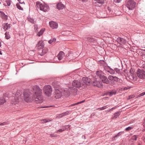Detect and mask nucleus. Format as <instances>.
<instances>
[{
	"instance_id": "nucleus-24",
	"label": "nucleus",
	"mask_w": 145,
	"mask_h": 145,
	"mask_svg": "<svg viewBox=\"0 0 145 145\" xmlns=\"http://www.w3.org/2000/svg\"><path fill=\"white\" fill-rule=\"evenodd\" d=\"M120 112L118 111L115 113L114 114L113 118H118L119 115L120 114Z\"/></svg>"
},
{
	"instance_id": "nucleus-26",
	"label": "nucleus",
	"mask_w": 145,
	"mask_h": 145,
	"mask_svg": "<svg viewBox=\"0 0 145 145\" xmlns=\"http://www.w3.org/2000/svg\"><path fill=\"white\" fill-rule=\"evenodd\" d=\"M1 16L2 18L7 20L8 18V16L7 15H6L4 13H2L1 14Z\"/></svg>"
},
{
	"instance_id": "nucleus-59",
	"label": "nucleus",
	"mask_w": 145,
	"mask_h": 145,
	"mask_svg": "<svg viewBox=\"0 0 145 145\" xmlns=\"http://www.w3.org/2000/svg\"><path fill=\"white\" fill-rule=\"evenodd\" d=\"M1 40H0V47H1Z\"/></svg>"
},
{
	"instance_id": "nucleus-28",
	"label": "nucleus",
	"mask_w": 145,
	"mask_h": 145,
	"mask_svg": "<svg viewBox=\"0 0 145 145\" xmlns=\"http://www.w3.org/2000/svg\"><path fill=\"white\" fill-rule=\"evenodd\" d=\"M97 2L99 4H103L104 3L105 0H94Z\"/></svg>"
},
{
	"instance_id": "nucleus-57",
	"label": "nucleus",
	"mask_w": 145,
	"mask_h": 145,
	"mask_svg": "<svg viewBox=\"0 0 145 145\" xmlns=\"http://www.w3.org/2000/svg\"><path fill=\"white\" fill-rule=\"evenodd\" d=\"M15 101L17 102H19V100L18 99H16Z\"/></svg>"
},
{
	"instance_id": "nucleus-29",
	"label": "nucleus",
	"mask_w": 145,
	"mask_h": 145,
	"mask_svg": "<svg viewBox=\"0 0 145 145\" xmlns=\"http://www.w3.org/2000/svg\"><path fill=\"white\" fill-rule=\"evenodd\" d=\"M87 40L89 42H92L94 41V39L93 38L90 37L86 38Z\"/></svg>"
},
{
	"instance_id": "nucleus-7",
	"label": "nucleus",
	"mask_w": 145,
	"mask_h": 145,
	"mask_svg": "<svg viewBox=\"0 0 145 145\" xmlns=\"http://www.w3.org/2000/svg\"><path fill=\"white\" fill-rule=\"evenodd\" d=\"M138 76L142 79H145V71L142 70L138 69L137 71Z\"/></svg>"
},
{
	"instance_id": "nucleus-35",
	"label": "nucleus",
	"mask_w": 145,
	"mask_h": 145,
	"mask_svg": "<svg viewBox=\"0 0 145 145\" xmlns=\"http://www.w3.org/2000/svg\"><path fill=\"white\" fill-rule=\"evenodd\" d=\"M116 91H112L110 92L109 93L110 96H112L113 95H115L116 93Z\"/></svg>"
},
{
	"instance_id": "nucleus-22",
	"label": "nucleus",
	"mask_w": 145,
	"mask_h": 145,
	"mask_svg": "<svg viewBox=\"0 0 145 145\" xmlns=\"http://www.w3.org/2000/svg\"><path fill=\"white\" fill-rule=\"evenodd\" d=\"M69 112L68 111H67L65 112L60 114L58 115V116H59V118H60L63 116H66V115H67L69 114Z\"/></svg>"
},
{
	"instance_id": "nucleus-19",
	"label": "nucleus",
	"mask_w": 145,
	"mask_h": 145,
	"mask_svg": "<svg viewBox=\"0 0 145 145\" xmlns=\"http://www.w3.org/2000/svg\"><path fill=\"white\" fill-rule=\"evenodd\" d=\"M96 74L97 76H98L101 79L104 76L103 75V72L101 71H96Z\"/></svg>"
},
{
	"instance_id": "nucleus-48",
	"label": "nucleus",
	"mask_w": 145,
	"mask_h": 145,
	"mask_svg": "<svg viewBox=\"0 0 145 145\" xmlns=\"http://www.w3.org/2000/svg\"><path fill=\"white\" fill-rule=\"evenodd\" d=\"M55 40H56V39H53L52 40H49L48 41V42L50 44H51L52 43V42L54 41H55Z\"/></svg>"
},
{
	"instance_id": "nucleus-63",
	"label": "nucleus",
	"mask_w": 145,
	"mask_h": 145,
	"mask_svg": "<svg viewBox=\"0 0 145 145\" xmlns=\"http://www.w3.org/2000/svg\"><path fill=\"white\" fill-rule=\"evenodd\" d=\"M103 61L104 62V63H105V62L104 61V60H103Z\"/></svg>"
},
{
	"instance_id": "nucleus-12",
	"label": "nucleus",
	"mask_w": 145,
	"mask_h": 145,
	"mask_svg": "<svg viewBox=\"0 0 145 145\" xmlns=\"http://www.w3.org/2000/svg\"><path fill=\"white\" fill-rule=\"evenodd\" d=\"M116 40L120 44H125L126 42L125 39L121 37L118 38Z\"/></svg>"
},
{
	"instance_id": "nucleus-2",
	"label": "nucleus",
	"mask_w": 145,
	"mask_h": 145,
	"mask_svg": "<svg viewBox=\"0 0 145 145\" xmlns=\"http://www.w3.org/2000/svg\"><path fill=\"white\" fill-rule=\"evenodd\" d=\"M37 7L39 8L40 10L44 12H47L49 9V7L47 5H43L39 2L36 3Z\"/></svg>"
},
{
	"instance_id": "nucleus-39",
	"label": "nucleus",
	"mask_w": 145,
	"mask_h": 145,
	"mask_svg": "<svg viewBox=\"0 0 145 145\" xmlns=\"http://www.w3.org/2000/svg\"><path fill=\"white\" fill-rule=\"evenodd\" d=\"M38 28V26L37 25H34V29L35 32H37L38 31L37 29Z\"/></svg>"
},
{
	"instance_id": "nucleus-21",
	"label": "nucleus",
	"mask_w": 145,
	"mask_h": 145,
	"mask_svg": "<svg viewBox=\"0 0 145 145\" xmlns=\"http://www.w3.org/2000/svg\"><path fill=\"white\" fill-rule=\"evenodd\" d=\"M28 20L32 24H34L36 22L35 19L33 18L29 17L27 18Z\"/></svg>"
},
{
	"instance_id": "nucleus-15",
	"label": "nucleus",
	"mask_w": 145,
	"mask_h": 145,
	"mask_svg": "<svg viewBox=\"0 0 145 145\" xmlns=\"http://www.w3.org/2000/svg\"><path fill=\"white\" fill-rule=\"evenodd\" d=\"M101 79L102 82L106 84H109L110 83V81L108 78L104 75Z\"/></svg>"
},
{
	"instance_id": "nucleus-38",
	"label": "nucleus",
	"mask_w": 145,
	"mask_h": 145,
	"mask_svg": "<svg viewBox=\"0 0 145 145\" xmlns=\"http://www.w3.org/2000/svg\"><path fill=\"white\" fill-rule=\"evenodd\" d=\"M137 138V137L136 135H134L132 137L131 139L133 140H136Z\"/></svg>"
},
{
	"instance_id": "nucleus-25",
	"label": "nucleus",
	"mask_w": 145,
	"mask_h": 145,
	"mask_svg": "<svg viewBox=\"0 0 145 145\" xmlns=\"http://www.w3.org/2000/svg\"><path fill=\"white\" fill-rule=\"evenodd\" d=\"M44 31V29H42L40 31L37 33V35L38 36L40 37L43 34Z\"/></svg>"
},
{
	"instance_id": "nucleus-23",
	"label": "nucleus",
	"mask_w": 145,
	"mask_h": 145,
	"mask_svg": "<svg viewBox=\"0 0 145 145\" xmlns=\"http://www.w3.org/2000/svg\"><path fill=\"white\" fill-rule=\"evenodd\" d=\"M6 102V100L3 97L0 98V105H2Z\"/></svg>"
},
{
	"instance_id": "nucleus-33",
	"label": "nucleus",
	"mask_w": 145,
	"mask_h": 145,
	"mask_svg": "<svg viewBox=\"0 0 145 145\" xmlns=\"http://www.w3.org/2000/svg\"><path fill=\"white\" fill-rule=\"evenodd\" d=\"M114 70L115 72L116 71L118 73L120 74L121 73V70L118 68H114Z\"/></svg>"
},
{
	"instance_id": "nucleus-47",
	"label": "nucleus",
	"mask_w": 145,
	"mask_h": 145,
	"mask_svg": "<svg viewBox=\"0 0 145 145\" xmlns=\"http://www.w3.org/2000/svg\"><path fill=\"white\" fill-rule=\"evenodd\" d=\"M50 136L51 137H56L57 135H54V134H51L50 135Z\"/></svg>"
},
{
	"instance_id": "nucleus-52",
	"label": "nucleus",
	"mask_w": 145,
	"mask_h": 145,
	"mask_svg": "<svg viewBox=\"0 0 145 145\" xmlns=\"http://www.w3.org/2000/svg\"><path fill=\"white\" fill-rule=\"evenodd\" d=\"M135 97V96L134 95H130L129 96L128 99H131L133 98H134Z\"/></svg>"
},
{
	"instance_id": "nucleus-55",
	"label": "nucleus",
	"mask_w": 145,
	"mask_h": 145,
	"mask_svg": "<svg viewBox=\"0 0 145 145\" xmlns=\"http://www.w3.org/2000/svg\"><path fill=\"white\" fill-rule=\"evenodd\" d=\"M42 121H43L44 123H46L48 121H48V120H47L46 119H43L42 120Z\"/></svg>"
},
{
	"instance_id": "nucleus-58",
	"label": "nucleus",
	"mask_w": 145,
	"mask_h": 145,
	"mask_svg": "<svg viewBox=\"0 0 145 145\" xmlns=\"http://www.w3.org/2000/svg\"><path fill=\"white\" fill-rule=\"evenodd\" d=\"M67 95H68L69 96V91H67Z\"/></svg>"
},
{
	"instance_id": "nucleus-56",
	"label": "nucleus",
	"mask_w": 145,
	"mask_h": 145,
	"mask_svg": "<svg viewBox=\"0 0 145 145\" xmlns=\"http://www.w3.org/2000/svg\"><path fill=\"white\" fill-rule=\"evenodd\" d=\"M142 67L145 70V64H144L142 65Z\"/></svg>"
},
{
	"instance_id": "nucleus-30",
	"label": "nucleus",
	"mask_w": 145,
	"mask_h": 145,
	"mask_svg": "<svg viewBox=\"0 0 145 145\" xmlns=\"http://www.w3.org/2000/svg\"><path fill=\"white\" fill-rule=\"evenodd\" d=\"M5 38L7 39H8L10 38V35L9 34V32H7V31L5 33Z\"/></svg>"
},
{
	"instance_id": "nucleus-61",
	"label": "nucleus",
	"mask_w": 145,
	"mask_h": 145,
	"mask_svg": "<svg viewBox=\"0 0 145 145\" xmlns=\"http://www.w3.org/2000/svg\"><path fill=\"white\" fill-rule=\"evenodd\" d=\"M83 2H85L86 1V0H81Z\"/></svg>"
},
{
	"instance_id": "nucleus-16",
	"label": "nucleus",
	"mask_w": 145,
	"mask_h": 145,
	"mask_svg": "<svg viewBox=\"0 0 145 145\" xmlns=\"http://www.w3.org/2000/svg\"><path fill=\"white\" fill-rule=\"evenodd\" d=\"M48 49L47 48L44 47L42 49V51L39 50L38 54L41 56H43L46 54L48 52Z\"/></svg>"
},
{
	"instance_id": "nucleus-51",
	"label": "nucleus",
	"mask_w": 145,
	"mask_h": 145,
	"mask_svg": "<svg viewBox=\"0 0 145 145\" xmlns=\"http://www.w3.org/2000/svg\"><path fill=\"white\" fill-rule=\"evenodd\" d=\"M123 133V131H121V132H120L119 133H118V134H117L119 136H120L121 135L122 133Z\"/></svg>"
},
{
	"instance_id": "nucleus-46",
	"label": "nucleus",
	"mask_w": 145,
	"mask_h": 145,
	"mask_svg": "<svg viewBox=\"0 0 145 145\" xmlns=\"http://www.w3.org/2000/svg\"><path fill=\"white\" fill-rule=\"evenodd\" d=\"M122 0H113L114 2L115 3H120Z\"/></svg>"
},
{
	"instance_id": "nucleus-44",
	"label": "nucleus",
	"mask_w": 145,
	"mask_h": 145,
	"mask_svg": "<svg viewBox=\"0 0 145 145\" xmlns=\"http://www.w3.org/2000/svg\"><path fill=\"white\" fill-rule=\"evenodd\" d=\"M8 124L7 122H5L3 123H0V125H6Z\"/></svg>"
},
{
	"instance_id": "nucleus-62",
	"label": "nucleus",
	"mask_w": 145,
	"mask_h": 145,
	"mask_svg": "<svg viewBox=\"0 0 145 145\" xmlns=\"http://www.w3.org/2000/svg\"><path fill=\"white\" fill-rule=\"evenodd\" d=\"M144 141L145 142V138L144 139Z\"/></svg>"
},
{
	"instance_id": "nucleus-27",
	"label": "nucleus",
	"mask_w": 145,
	"mask_h": 145,
	"mask_svg": "<svg viewBox=\"0 0 145 145\" xmlns=\"http://www.w3.org/2000/svg\"><path fill=\"white\" fill-rule=\"evenodd\" d=\"M108 72H109L111 74H114L115 72L114 69H113L111 68H110V70L108 71Z\"/></svg>"
},
{
	"instance_id": "nucleus-31",
	"label": "nucleus",
	"mask_w": 145,
	"mask_h": 145,
	"mask_svg": "<svg viewBox=\"0 0 145 145\" xmlns=\"http://www.w3.org/2000/svg\"><path fill=\"white\" fill-rule=\"evenodd\" d=\"M108 105H106L105 106H103L102 107L98 108H97V109L99 110H103L108 108Z\"/></svg>"
},
{
	"instance_id": "nucleus-60",
	"label": "nucleus",
	"mask_w": 145,
	"mask_h": 145,
	"mask_svg": "<svg viewBox=\"0 0 145 145\" xmlns=\"http://www.w3.org/2000/svg\"><path fill=\"white\" fill-rule=\"evenodd\" d=\"M127 89V88L126 87H125L124 88V90Z\"/></svg>"
},
{
	"instance_id": "nucleus-8",
	"label": "nucleus",
	"mask_w": 145,
	"mask_h": 145,
	"mask_svg": "<svg viewBox=\"0 0 145 145\" xmlns=\"http://www.w3.org/2000/svg\"><path fill=\"white\" fill-rule=\"evenodd\" d=\"M82 81L84 83V86H85V88L87 87V85H89L91 84V80L86 77H84L82 78Z\"/></svg>"
},
{
	"instance_id": "nucleus-43",
	"label": "nucleus",
	"mask_w": 145,
	"mask_h": 145,
	"mask_svg": "<svg viewBox=\"0 0 145 145\" xmlns=\"http://www.w3.org/2000/svg\"><path fill=\"white\" fill-rule=\"evenodd\" d=\"M119 78L116 76H114L113 79V81H118Z\"/></svg>"
},
{
	"instance_id": "nucleus-14",
	"label": "nucleus",
	"mask_w": 145,
	"mask_h": 145,
	"mask_svg": "<svg viewBox=\"0 0 145 145\" xmlns=\"http://www.w3.org/2000/svg\"><path fill=\"white\" fill-rule=\"evenodd\" d=\"M92 84L93 86H96L99 88H101L103 86L99 81L96 80L93 81L92 83Z\"/></svg>"
},
{
	"instance_id": "nucleus-49",
	"label": "nucleus",
	"mask_w": 145,
	"mask_h": 145,
	"mask_svg": "<svg viewBox=\"0 0 145 145\" xmlns=\"http://www.w3.org/2000/svg\"><path fill=\"white\" fill-rule=\"evenodd\" d=\"M145 95V91L144 92H143L141 93V94H140L138 96L139 97H140L143 96Z\"/></svg>"
},
{
	"instance_id": "nucleus-54",
	"label": "nucleus",
	"mask_w": 145,
	"mask_h": 145,
	"mask_svg": "<svg viewBox=\"0 0 145 145\" xmlns=\"http://www.w3.org/2000/svg\"><path fill=\"white\" fill-rule=\"evenodd\" d=\"M18 1L19 3L21 4H24V5L25 4L24 1H23L22 2H21V0H18Z\"/></svg>"
},
{
	"instance_id": "nucleus-41",
	"label": "nucleus",
	"mask_w": 145,
	"mask_h": 145,
	"mask_svg": "<svg viewBox=\"0 0 145 145\" xmlns=\"http://www.w3.org/2000/svg\"><path fill=\"white\" fill-rule=\"evenodd\" d=\"M133 128L132 127H128L125 129V130L126 131H129L131 130Z\"/></svg>"
},
{
	"instance_id": "nucleus-36",
	"label": "nucleus",
	"mask_w": 145,
	"mask_h": 145,
	"mask_svg": "<svg viewBox=\"0 0 145 145\" xmlns=\"http://www.w3.org/2000/svg\"><path fill=\"white\" fill-rule=\"evenodd\" d=\"M16 6L17 7L19 10H23V9L22 8L19 4H18V3L16 5Z\"/></svg>"
},
{
	"instance_id": "nucleus-34",
	"label": "nucleus",
	"mask_w": 145,
	"mask_h": 145,
	"mask_svg": "<svg viewBox=\"0 0 145 145\" xmlns=\"http://www.w3.org/2000/svg\"><path fill=\"white\" fill-rule=\"evenodd\" d=\"M65 129H66V128L65 127L64 128H63L62 129H59L56 131L55 132L56 133H57L58 132H63V131H64L65 130Z\"/></svg>"
},
{
	"instance_id": "nucleus-40",
	"label": "nucleus",
	"mask_w": 145,
	"mask_h": 145,
	"mask_svg": "<svg viewBox=\"0 0 145 145\" xmlns=\"http://www.w3.org/2000/svg\"><path fill=\"white\" fill-rule=\"evenodd\" d=\"M113 76H112V75H110L108 77V79L109 80H110L111 81H113V78H114Z\"/></svg>"
},
{
	"instance_id": "nucleus-6",
	"label": "nucleus",
	"mask_w": 145,
	"mask_h": 145,
	"mask_svg": "<svg viewBox=\"0 0 145 145\" xmlns=\"http://www.w3.org/2000/svg\"><path fill=\"white\" fill-rule=\"evenodd\" d=\"M72 86L75 88H81L82 89L85 88V86H84L83 83L82 84L80 81L78 80H74L73 81L72 83Z\"/></svg>"
},
{
	"instance_id": "nucleus-1",
	"label": "nucleus",
	"mask_w": 145,
	"mask_h": 145,
	"mask_svg": "<svg viewBox=\"0 0 145 145\" xmlns=\"http://www.w3.org/2000/svg\"><path fill=\"white\" fill-rule=\"evenodd\" d=\"M33 94L32 99H35V102L37 103H40L43 102V98L42 96V90L37 86H33L32 88Z\"/></svg>"
},
{
	"instance_id": "nucleus-5",
	"label": "nucleus",
	"mask_w": 145,
	"mask_h": 145,
	"mask_svg": "<svg viewBox=\"0 0 145 145\" xmlns=\"http://www.w3.org/2000/svg\"><path fill=\"white\" fill-rule=\"evenodd\" d=\"M23 95L24 100L26 102H29L31 101L32 100H35V99H32V97H31L30 96L28 90L24 91L23 93Z\"/></svg>"
},
{
	"instance_id": "nucleus-20",
	"label": "nucleus",
	"mask_w": 145,
	"mask_h": 145,
	"mask_svg": "<svg viewBox=\"0 0 145 145\" xmlns=\"http://www.w3.org/2000/svg\"><path fill=\"white\" fill-rule=\"evenodd\" d=\"M3 25L4 26L3 29L5 31H6L9 29L10 27V24H8V23L4 24Z\"/></svg>"
},
{
	"instance_id": "nucleus-50",
	"label": "nucleus",
	"mask_w": 145,
	"mask_h": 145,
	"mask_svg": "<svg viewBox=\"0 0 145 145\" xmlns=\"http://www.w3.org/2000/svg\"><path fill=\"white\" fill-rule=\"evenodd\" d=\"M119 137V136L117 135L113 137L112 139L113 140H114L116 138H118Z\"/></svg>"
},
{
	"instance_id": "nucleus-45",
	"label": "nucleus",
	"mask_w": 145,
	"mask_h": 145,
	"mask_svg": "<svg viewBox=\"0 0 145 145\" xmlns=\"http://www.w3.org/2000/svg\"><path fill=\"white\" fill-rule=\"evenodd\" d=\"M108 10L109 11L110 14H112V11L111 9L109 7H108Z\"/></svg>"
},
{
	"instance_id": "nucleus-13",
	"label": "nucleus",
	"mask_w": 145,
	"mask_h": 145,
	"mask_svg": "<svg viewBox=\"0 0 145 145\" xmlns=\"http://www.w3.org/2000/svg\"><path fill=\"white\" fill-rule=\"evenodd\" d=\"M49 25L50 27L53 29H57L58 27L57 23L53 21L50 22Z\"/></svg>"
},
{
	"instance_id": "nucleus-64",
	"label": "nucleus",
	"mask_w": 145,
	"mask_h": 145,
	"mask_svg": "<svg viewBox=\"0 0 145 145\" xmlns=\"http://www.w3.org/2000/svg\"><path fill=\"white\" fill-rule=\"evenodd\" d=\"M54 83H52V84H53V85H54Z\"/></svg>"
},
{
	"instance_id": "nucleus-37",
	"label": "nucleus",
	"mask_w": 145,
	"mask_h": 145,
	"mask_svg": "<svg viewBox=\"0 0 145 145\" xmlns=\"http://www.w3.org/2000/svg\"><path fill=\"white\" fill-rule=\"evenodd\" d=\"M110 67L109 66H105L104 67V68L105 70L107 71L108 72L109 70H110Z\"/></svg>"
},
{
	"instance_id": "nucleus-17",
	"label": "nucleus",
	"mask_w": 145,
	"mask_h": 145,
	"mask_svg": "<svg viewBox=\"0 0 145 145\" xmlns=\"http://www.w3.org/2000/svg\"><path fill=\"white\" fill-rule=\"evenodd\" d=\"M70 91L72 93V94L74 95L76 94L78 89L76 88H74L73 87H71L69 88Z\"/></svg>"
},
{
	"instance_id": "nucleus-32",
	"label": "nucleus",
	"mask_w": 145,
	"mask_h": 145,
	"mask_svg": "<svg viewBox=\"0 0 145 145\" xmlns=\"http://www.w3.org/2000/svg\"><path fill=\"white\" fill-rule=\"evenodd\" d=\"M85 100H83V101L76 103L72 104L71 105V106H74L75 105H76L79 104H81V103H84V102H85Z\"/></svg>"
},
{
	"instance_id": "nucleus-53",
	"label": "nucleus",
	"mask_w": 145,
	"mask_h": 145,
	"mask_svg": "<svg viewBox=\"0 0 145 145\" xmlns=\"http://www.w3.org/2000/svg\"><path fill=\"white\" fill-rule=\"evenodd\" d=\"M116 108H117V106H115L112 107V108L111 109H110L108 111H110V110H113L114 109Z\"/></svg>"
},
{
	"instance_id": "nucleus-9",
	"label": "nucleus",
	"mask_w": 145,
	"mask_h": 145,
	"mask_svg": "<svg viewBox=\"0 0 145 145\" xmlns=\"http://www.w3.org/2000/svg\"><path fill=\"white\" fill-rule=\"evenodd\" d=\"M44 45V42L42 40L39 41L35 47V48L39 50L43 49Z\"/></svg>"
},
{
	"instance_id": "nucleus-18",
	"label": "nucleus",
	"mask_w": 145,
	"mask_h": 145,
	"mask_svg": "<svg viewBox=\"0 0 145 145\" xmlns=\"http://www.w3.org/2000/svg\"><path fill=\"white\" fill-rule=\"evenodd\" d=\"M65 6L61 2H59L57 5V8L59 10L62 9L64 8Z\"/></svg>"
},
{
	"instance_id": "nucleus-3",
	"label": "nucleus",
	"mask_w": 145,
	"mask_h": 145,
	"mask_svg": "<svg viewBox=\"0 0 145 145\" xmlns=\"http://www.w3.org/2000/svg\"><path fill=\"white\" fill-rule=\"evenodd\" d=\"M43 91L46 95L48 97H49L52 93V89L50 85L45 86L43 88Z\"/></svg>"
},
{
	"instance_id": "nucleus-4",
	"label": "nucleus",
	"mask_w": 145,
	"mask_h": 145,
	"mask_svg": "<svg viewBox=\"0 0 145 145\" xmlns=\"http://www.w3.org/2000/svg\"><path fill=\"white\" fill-rule=\"evenodd\" d=\"M136 2L133 0H129L126 3V6L129 10H132L135 7Z\"/></svg>"
},
{
	"instance_id": "nucleus-10",
	"label": "nucleus",
	"mask_w": 145,
	"mask_h": 145,
	"mask_svg": "<svg viewBox=\"0 0 145 145\" xmlns=\"http://www.w3.org/2000/svg\"><path fill=\"white\" fill-rule=\"evenodd\" d=\"M54 95L55 98L56 99L60 98L62 95L61 92L58 89H55Z\"/></svg>"
},
{
	"instance_id": "nucleus-42",
	"label": "nucleus",
	"mask_w": 145,
	"mask_h": 145,
	"mask_svg": "<svg viewBox=\"0 0 145 145\" xmlns=\"http://www.w3.org/2000/svg\"><path fill=\"white\" fill-rule=\"evenodd\" d=\"M6 2L8 6H10L11 4V1L9 0H7Z\"/></svg>"
},
{
	"instance_id": "nucleus-11",
	"label": "nucleus",
	"mask_w": 145,
	"mask_h": 145,
	"mask_svg": "<svg viewBox=\"0 0 145 145\" xmlns=\"http://www.w3.org/2000/svg\"><path fill=\"white\" fill-rule=\"evenodd\" d=\"M64 53L63 52L61 51L59 52L57 56V57L59 60H61L60 61V62L62 63L64 62V60H63V57L64 56Z\"/></svg>"
}]
</instances>
